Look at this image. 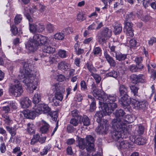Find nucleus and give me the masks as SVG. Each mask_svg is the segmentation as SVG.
I'll list each match as a JSON object with an SVG mask.
<instances>
[{
    "mask_svg": "<svg viewBox=\"0 0 156 156\" xmlns=\"http://www.w3.org/2000/svg\"><path fill=\"white\" fill-rule=\"evenodd\" d=\"M41 100V98L40 94L37 93H36L33 97V102L34 104H37Z\"/></svg>",
    "mask_w": 156,
    "mask_h": 156,
    "instance_id": "c85d7f7f",
    "label": "nucleus"
},
{
    "mask_svg": "<svg viewBox=\"0 0 156 156\" xmlns=\"http://www.w3.org/2000/svg\"><path fill=\"white\" fill-rule=\"evenodd\" d=\"M75 99L77 101H81L83 99V97L82 95L80 94H77L76 96Z\"/></svg>",
    "mask_w": 156,
    "mask_h": 156,
    "instance_id": "4d7b16f0",
    "label": "nucleus"
},
{
    "mask_svg": "<svg viewBox=\"0 0 156 156\" xmlns=\"http://www.w3.org/2000/svg\"><path fill=\"white\" fill-rule=\"evenodd\" d=\"M55 100L59 103V101H61L63 98V95L62 93L60 92H56L55 94Z\"/></svg>",
    "mask_w": 156,
    "mask_h": 156,
    "instance_id": "bb28decb",
    "label": "nucleus"
},
{
    "mask_svg": "<svg viewBox=\"0 0 156 156\" xmlns=\"http://www.w3.org/2000/svg\"><path fill=\"white\" fill-rule=\"evenodd\" d=\"M0 150L2 153H4L6 150V147L4 143H2L0 146Z\"/></svg>",
    "mask_w": 156,
    "mask_h": 156,
    "instance_id": "603ef678",
    "label": "nucleus"
},
{
    "mask_svg": "<svg viewBox=\"0 0 156 156\" xmlns=\"http://www.w3.org/2000/svg\"><path fill=\"white\" fill-rule=\"evenodd\" d=\"M77 140L78 145L80 148L83 149L86 147H87V143L83 138L77 136Z\"/></svg>",
    "mask_w": 156,
    "mask_h": 156,
    "instance_id": "412c9836",
    "label": "nucleus"
},
{
    "mask_svg": "<svg viewBox=\"0 0 156 156\" xmlns=\"http://www.w3.org/2000/svg\"><path fill=\"white\" fill-rule=\"evenodd\" d=\"M27 130L28 133L30 134H33L35 133V129L34 125L30 123L27 124Z\"/></svg>",
    "mask_w": 156,
    "mask_h": 156,
    "instance_id": "b1692460",
    "label": "nucleus"
},
{
    "mask_svg": "<svg viewBox=\"0 0 156 156\" xmlns=\"http://www.w3.org/2000/svg\"><path fill=\"white\" fill-rule=\"evenodd\" d=\"M144 128L143 126L141 125H139L138 126V129L137 130L138 133L140 134H142L143 133Z\"/></svg>",
    "mask_w": 156,
    "mask_h": 156,
    "instance_id": "5fc2aeb1",
    "label": "nucleus"
},
{
    "mask_svg": "<svg viewBox=\"0 0 156 156\" xmlns=\"http://www.w3.org/2000/svg\"><path fill=\"white\" fill-rule=\"evenodd\" d=\"M20 147H17L13 149L12 153L14 154H16L18 152L20 151Z\"/></svg>",
    "mask_w": 156,
    "mask_h": 156,
    "instance_id": "0e129e2a",
    "label": "nucleus"
},
{
    "mask_svg": "<svg viewBox=\"0 0 156 156\" xmlns=\"http://www.w3.org/2000/svg\"><path fill=\"white\" fill-rule=\"evenodd\" d=\"M95 24L96 25V30H98L103 26V22L99 20L95 21Z\"/></svg>",
    "mask_w": 156,
    "mask_h": 156,
    "instance_id": "09e8293b",
    "label": "nucleus"
},
{
    "mask_svg": "<svg viewBox=\"0 0 156 156\" xmlns=\"http://www.w3.org/2000/svg\"><path fill=\"white\" fill-rule=\"evenodd\" d=\"M91 75L95 80L97 83H100L101 80V78L98 74L93 73L91 74Z\"/></svg>",
    "mask_w": 156,
    "mask_h": 156,
    "instance_id": "58836bf2",
    "label": "nucleus"
},
{
    "mask_svg": "<svg viewBox=\"0 0 156 156\" xmlns=\"http://www.w3.org/2000/svg\"><path fill=\"white\" fill-rule=\"evenodd\" d=\"M71 65L66 62L63 61L59 62L58 65V69L62 71H69Z\"/></svg>",
    "mask_w": 156,
    "mask_h": 156,
    "instance_id": "2eb2a0df",
    "label": "nucleus"
},
{
    "mask_svg": "<svg viewBox=\"0 0 156 156\" xmlns=\"http://www.w3.org/2000/svg\"><path fill=\"white\" fill-rule=\"evenodd\" d=\"M115 115L116 118L114 119H113L120 120L121 121H127L128 122V124L129 123L131 122L132 120H131L130 119V116L129 115H126L125 117H124V115L125 114V112L124 111L121 109L116 110L115 113Z\"/></svg>",
    "mask_w": 156,
    "mask_h": 156,
    "instance_id": "1a4fd4ad",
    "label": "nucleus"
},
{
    "mask_svg": "<svg viewBox=\"0 0 156 156\" xmlns=\"http://www.w3.org/2000/svg\"><path fill=\"white\" fill-rule=\"evenodd\" d=\"M124 24L123 30L124 31H126V35L133 37L134 35L132 28L133 24L131 23L127 22L126 20L125 21Z\"/></svg>",
    "mask_w": 156,
    "mask_h": 156,
    "instance_id": "ddd939ff",
    "label": "nucleus"
},
{
    "mask_svg": "<svg viewBox=\"0 0 156 156\" xmlns=\"http://www.w3.org/2000/svg\"><path fill=\"white\" fill-rule=\"evenodd\" d=\"M93 37H92L87 38L83 41V43L84 44H88L92 41Z\"/></svg>",
    "mask_w": 156,
    "mask_h": 156,
    "instance_id": "680f3d73",
    "label": "nucleus"
},
{
    "mask_svg": "<svg viewBox=\"0 0 156 156\" xmlns=\"http://www.w3.org/2000/svg\"><path fill=\"white\" fill-rule=\"evenodd\" d=\"M52 89L54 91L57 92H60L62 90V88L58 83H56L54 84L52 86Z\"/></svg>",
    "mask_w": 156,
    "mask_h": 156,
    "instance_id": "f704fd0d",
    "label": "nucleus"
},
{
    "mask_svg": "<svg viewBox=\"0 0 156 156\" xmlns=\"http://www.w3.org/2000/svg\"><path fill=\"white\" fill-rule=\"evenodd\" d=\"M68 52L66 51L62 50L59 49L58 52V55L59 56L62 58H65L67 57L68 56Z\"/></svg>",
    "mask_w": 156,
    "mask_h": 156,
    "instance_id": "a878e982",
    "label": "nucleus"
},
{
    "mask_svg": "<svg viewBox=\"0 0 156 156\" xmlns=\"http://www.w3.org/2000/svg\"><path fill=\"white\" fill-rule=\"evenodd\" d=\"M79 112L76 110H74L71 112L72 115L73 117H76L78 119V117L80 116L78 115Z\"/></svg>",
    "mask_w": 156,
    "mask_h": 156,
    "instance_id": "13d9d810",
    "label": "nucleus"
},
{
    "mask_svg": "<svg viewBox=\"0 0 156 156\" xmlns=\"http://www.w3.org/2000/svg\"><path fill=\"white\" fill-rule=\"evenodd\" d=\"M130 70L133 72H135L137 71L138 68L136 65H132L130 66L129 67Z\"/></svg>",
    "mask_w": 156,
    "mask_h": 156,
    "instance_id": "864d4df0",
    "label": "nucleus"
},
{
    "mask_svg": "<svg viewBox=\"0 0 156 156\" xmlns=\"http://www.w3.org/2000/svg\"><path fill=\"white\" fill-rule=\"evenodd\" d=\"M48 38L41 35L36 34L33 37L29 39L25 43L26 51L28 53L34 52L37 49L38 46L44 45L47 42Z\"/></svg>",
    "mask_w": 156,
    "mask_h": 156,
    "instance_id": "423d86ee",
    "label": "nucleus"
},
{
    "mask_svg": "<svg viewBox=\"0 0 156 156\" xmlns=\"http://www.w3.org/2000/svg\"><path fill=\"white\" fill-rule=\"evenodd\" d=\"M127 55L122 54L121 53H116L115 58L116 60L119 61L124 60L126 58Z\"/></svg>",
    "mask_w": 156,
    "mask_h": 156,
    "instance_id": "cd10ccee",
    "label": "nucleus"
},
{
    "mask_svg": "<svg viewBox=\"0 0 156 156\" xmlns=\"http://www.w3.org/2000/svg\"><path fill=\"white\" fill-rule=\"evenodd\" d=\"M76 20L80 22H82L86 18L83 12H79L76 16Z\"/></svg>",
    "mask_w": 156,
    "mask_h": 156,
    "instance_id": "c756f323",
    "label": "nucleus"
},
{
    "mask_svg": "<svg viewBox=\"0 0 156 156\" xmlns=\"http://www.w3.org/2000/svg\"><path fill=\"white\" fill-rule=\"evenodd\" d=\"M121 98L119 102L125 109L133 107L136 110L144 109L147 106V103L145 101H140L137 99L128 98V87L124 85H121L119 89Z\"/></svg>",
    "mask_w": 156,
    "mask_h": 156,
    "instance_id": "f03ea898",
    "label": "nucleus"
},
{
    "mask_svg": "<svg viewBox=\"0 0 156 156\" xmlns=\"http://www.w3.org/2000/svg\"><path fill=\"white\" fill-rule=\"evenodd\" d=\"M84 67L86 69H87L91 74L97 71L96 69L91 62H87L85 64Z\"/></svg>",
    "mask_w": 156,
    "mask_h": 156,
    "instance_id": "4be33fe9",
    "label": "nucleus"
},
{
    "mask_svg": "<svg viewBox=\"0 0 156 156\" xmlns=\"http://www.w3.org/2000/svg\"><path fill=\"white\" fill-rule=\"evenodd\" d=\"M39 8L40 11L41 12H44L45 10V6L42 5H39Z\"/></svg>",
    "mask_w": 156,
    "mask_h": 156,
    "instance_id": "774afa93",
    "label": "nucleus"
},
{
    "mask_svg": "<svg viewBox=\"0 0 156 156\" xmlns=\"http://www.w3.org/2000/svg\"><path fill=\"white\" fill-rule=\"evenodd\" d=\"M46 29L49 32L51 33L54 30L55 27L53 25L49 24L47 25Z\"/></svg>",
    "mask_w": 156,
    "mask_h": 156,
    "instance_id": "c03bdc74",
    "label": "nucleus"
},
{
    "mask_svg": "<svg viewBox=\"0 0 156 156\" xmlns=\"http://www.w3.org/2000/svg\"><path fill=\"white\" fill-rule=\"evenodd\" d=\"M92 89L93 90L92 93L93 96L97 99L99 100V101H102L104 95H105L104 92L101 90H98L96 88L95 85L93 83L92 85Z\"/></svg>",
    "mask_w": 156,
    "mask_h": 156,
    "instance_id": "9d476101",
    "label": "nucleus"
},
{
    "mask_svg": "<svg viewBox=\"0 0 156 156\" xmlns=\"http://www.w3.org/2000/svg\"><path fill=\"white\" fill-rule=\"evenodd\" d=\"M57 80L59 82H62L65 80V77L63 75H60L57 76Z\"/></svg>",
    "mask_w": 156,
    "mask_h": 156,
    "instance_id": "6e6d98bb",
    "label": "nucleus"
},
{
    "mask_svg": "<svg viewBox=\"0 0 156 156\" xmlns=\"http://www.w3.org/2000/svg\"><path fill=\"white\" fill-rule=\"evenodd\" d=\"M12 34L14 35H16L18 33V28L15 26L13 25L10 26Z\"/></svg>",
    "mask_w": 156,
    "mask_h": 156,
    "instance_id": "a19ab883",
    "label": "nucleus"
},
{
    "mask_svg": "<svg viewBox=\"0 0 156 156\" xmlns=\"http://www.w3.org/2000/svg\"><path fill=\"white\" fill-rule=\"evenodd\" d=\"M104 56L106 61L112 66L114 67L115 66L116 63L113 58L109 55L106 51H104Z\"/></svg>",
    "mask_w": 156,
    "mask_h": 156,
    "instance_id": "f3484780",
    "label": "nucleus"
},
{
    "mask_svg": "<svg viewBox=\"0 0 156 156\" xmlns=\"http://www.w3.org/2000/svg\"><path fill=\"white\" fill-rule=\"evenodd\" d=\"M134 18V15L131 13L127 14L126 16V18L127 20H132Z\"/></svg>",
    "mask_w": 156,
    "mask_h": 156,
    "instance_id": "49530a36",
    "label": "nucleus"
},
{
    "mask_svg": "<svg viewBox=\"0 0 156 156\" xmlns=\"http://www.w3.org/2000/svg\"><path fill=\"white\" fill-rule=\"evenodd\" d=\"M66 151L67 154L69 155H72L73 153L72 148L70 146H68L67 147Z\"/></svg>",
    "mask_w": 156,
    "mask_h": 156,
    "instance_id": "69168bd1",
    "label": "nucleus"
},
{
    "mask_svg": "<svg viewBox=\"0 0 156 156\" xmlns=\"http://www.w3.org/2000/svg\"><path fill=\"white\" fill-rule=\"evenodd\" d=\"M118 148H127L129 147V144L127 141H124L122 138L116 143Z\"/></svg>",
    "mask_w": 156,
    "mask_h": 156,
    "instance_id": "aec40b11",
    "label": "nucleus"
},
{
    "mask_svg": "<svg viewBox=\"0 0 156 156\" xmlns=\"http://www.w3.org/2000/svg\"><path fill=\"white\" fill-rule=\"evenodd\" d=\"M88 29L90 30H96V25L95 23H93L88 27Z\"/></svg>",
    "mask_w": 156,
    "mask_h": 156,
    "instance_id": "bf43d9fd",
    "label": "nucleus"
},
{
    "mask_svg": "<svg viewBox=\"0 0 156 156\" xmlns=\"http://www.w3.org/2000/svg\"><path fill=\"white\" fill-rule=\"evenodd\" d=\"M37 10V9L36 8V6L34 5H33L32 6V8H31V9L30 10H29L28 11L27 10L26 11V9H25V11L24 12V14L26 16L27 19L30 22H32L33 20L30 15L29 12H30L32 14H33L36 12Z\"/></svg>",
    "mask_w": 156,
    "mask_h": 156,
    "instance_id": "6ab92c4d",
    "label": "nucleus"
},
{
    "mask_svg": "<svg viewBox=\"0 0 156 156\" xmlns=\"http://www.w3.org/2000/svg\"><path fill=\"white\" fill-rule=\"evenodd\" d=\"M69 71V77L73 76L74 75L75 71V69H70V68Z\"/></svg>",
    "mask_w": 156,
    "mask_h": 156,
    "instance_id": "e2e57ef3",
    "label": "nucleus"
},
{
    "mask_svg": "<svg viewBox=\"0 0 156 156\" xmlns=\"http://www.w3.org/2000/svg\"><path fill=\"white\" fill-rule=\"evenodd\" d=\"M40 124L41 127L40 128V131L42 133H47L50 127V125L48 123L44 120H42Z\"/></svg>",
    "mask_w": 156,
    "mask_h": 156,
    "instance_id": "a211bd4d",
    "label": "nucleus"
},
{
    "mask_svg": "<svg viewBox=\"0 0 156 156\" xmlns=\"http://www.w3.org/2000/svg\"><path fill=\"white\" fill-rule=\"evenodd\" d=\"M86 141L88 144L86 150L88 152L95 151L94 145V140L93 137L90 135H87L86 137Z\"/></svg>",
    "mask_w": 156,
    "mask_h": 156,
    "instance_id": "9b49d317",
    "label": "nucleus"
},
{
    "mask_svg": "<svg viewBox=\"0 0 156 156\" xmlns=\"http://www.w3.org/2000/svg\"><path fill=\"white\" fill-rule=\"evenodd\" d=\"M111 31L107 27L103 28L101 33V36L99 39L100 42H104L109 38L111 35Z\"/></svg>",
    "mask_w": 156,
    "mask_h": 156,
    "instance_id": "f8f14e48",
    "label": "nucleus"
},
{
    "mask_svg": "<svg viewBox=\"0 0 156 156\" xmlns=\"http://www.w3.org/2000/svg\"><path fill=\"white\" fill-rule=\"evenodd\" d=\"M55 51V48H52L50 46H45L43 49L44 51L46 52L48 54L52 53H54Z\"/></svg>",
    "mask_w": 156,
    "mask_h": 156,
    "instance_id": "7c9ffc66",
    "label": "nucleus"
},
{
    "mask_svg": "<svg viewBox=\"0 0 156 156\" xmlns=\"http://www.w3.org/2000/svg\"><path fill=\"white\" fill-rule=\"evenodd\" d=\"M130 90L134 94V95L135 96L137 95L138 93V91L139 89V88L136 86L131 85L130 86Z\"/></svg>",
    "mask_w": 156,
    "mask_h": 156,
    "instance_id": "4c0bfd02",
    "label": "nucleus"
},
{
    "mask_svg": "<svg viewBox=\"0 0 156 156\" xmlns=\"http://www.w3.org/2000/svg\"><path fill=\"white\" fill-rule=\"evenodd\" d=\"M122 27L120 24H116L114 27V32L115 34H119L122 31Z\"/></svg>",
    "mask_w": 156,
    "mask_h": 156,
    "instance_id": "393cba45",
    "label": "nucleus"
},
{
    "mask_svg": "<svg viewBox=\"0 0 156 156\" xmlns=\"http://www.w3.org/2000/svg\"><path fill=\"white\" fill-rule=\"evenodd\" d=\"M70 123L75 126H77L78 123L77 120L75 119H72L70 121Z\"/></svg>",
    "mask_w": 156,
    "mask_h": 156,
    "instance_id": "052dcab7",
    "label": "nucleus"
},
{
    "mask_svg": "<svg viewBox=\"0 0 156 156\" xmlns=\"http://www.w3.org/2000/svg\"><path fill=\"white\" fill-rule=\"evenodd\" d=\"M48 99L50 102H53L55 105H58V103L55 100V97H53V95L52 94L48 95Z\"/></svg>",
    "mask_w": 156,
    "mask_h": 156,
    "instance_id": "ea45409f",
    "label": "nucleus"
},
{
    "mask_svg": "<svg viewBox=\"0 0 156 156\" xmlns=\"http://www.w3.org/2000/svg\"><path fill=\"white\" fill-rule=\"evenodd\" d=\"M65 37L64 34L62 32H58L55 34L54 35V38L55 39L62 40Z\"/></svg>",
    "mask_w": 156,
    "mask_h": 156,
    "instance_id": "473e14b6",
    "label": "nucleus"
},
{
    "mask_svg": "<svg viewBox=\"0 0 156 156\" xmlns=\"http://www.w3.org/2000/svg\"><path fill=\"white\" fill-rule=\"evenodd\" d=\"M14 84L10 86L9 88V92L16 97H19L22 94L23 90L21 84L17 80H15Z\"/></svg>",
    "mask_w": 156,
    "mask_h": 156,
    "instance_id": "6e6552de",
    "label": "nucleus"
},
{
    "mask_svg": "<svg viewBox=\"0 0 156 156\" xmlns=\"http://www.w3.org/2000/svg\"><path fill=\"white\" fill-rule=\"evenodd\" d=\"M154 43H156V37H152L148 41V44L149 46H152Z\"/></svg>",
    "mask_w": 156,
    "mask_h": 156,
    "instance_id": "8fccbe9b",
    "label": "nucleus"
},
{
    "mask_svg": "<svg viewBox=\"0 0 156 156\" xmlns=\"http://www.w3.org/2000/svg\"><path fill=\"white\" fill-rule=\"evenodd\" d=\"M78 120H79L80 121L81 120V121L83 122V125L84 126H88L90 124V120L87 116L84 115L83 117L82 116H79L78 117Z\"/></svg>",
    "mask_w": 156,
    "mask_h": 156,
    "instance_id": "5701e85b",
    "label": "nucleus"
},
{
    "mask_svg": "<svg viewBox=\"0 0 156 156\" xmlns=\"http://www.w3.org/2000/svg\"><path fill=\"white\" fill-rule=\"evenodd\" d=\"M37 23L36 24H30L29 23V30L31 32L35 33L37 31Z\"/></svg>",
    "mask_w": 156,
    "mask_h": 156,
    "instance_id": "72a5a7b5",
    "label": "nucleus"
},
{
    "mask_svg": "<svg viewBox=\"0 0 156 156\" xmlns=\"http://www.w3.org/2000/svg\"><path fill=\"white\" fill-rule=\"evenodd\" d=\"M99 108L101 110L97 112L95 115V117L97 119V121L98 122H101V125L98 128L97 127L96 131L98 133H106L107 131L108 130L109 127V124L107 120L103 119L102 122V118L104 115H109L111 113H107L108 109L107 105L104 106L100 105Z\"/></svg>",
    "mask_w": 156,
    "mask_h": 156,
    "instance_id": "39448f33",
    "label": "nucleus"
},
{
    "mask_svg": "<svg viewBox=\"0 0 156 156\" xmlns=\"http://www.w3.org/2000/svg\"><path fill=\"white\" fill-rule=\"evenodd\" d=\"M96 102L95 101H93L91 103L90 105V112L94 111L96 109Z\"/></svg>",
    "mask_w": 156,
    "mask_h": 156,
    "instance_id": "3c124183",
    "label": "nucleus"
},
{
    "mask_svg": "<svg viewBox=\"0 0 156 156\" xmlns=\"http://www.w3.org/2000/svg\"><path fill=\"white\" fill-rule=\"evenodd\" d=\"M107 75L109 76L113 77L114 78H116L118 76L117 72L114 70H112L111 72L107 74Z\"/></svg>",
    "mask_w": 156,
    "mask_h": 156,
    "instance_id": "a18cd8bd",
    "label": "nucleus"
},
{
    "mask_svg": "<svg viewBox=\"0 0 156 156\" xmlns=\"http://www.w3.org/2000/svg\"><path fill=\"white\" fill-rule=\"evenodd\" d=\"M80 86L81 91H85L87 90V86L84 80H82L80 82Z\"/></svg>",
    "mask_w": 156,
    "mask_h": 156,
    "instance_id": "c9c22d12",
    "label": "nucleus"
},
{
    "mask_svg": "<svg viewBox=\"0 0 156 156\" xmlns=\"http://www.w3.org/2000/svg\"><path fill=\"white\" fill-rule=\"evenodd\" d=\"M20 104L23 108H29L31 105V101L28 97H25L21 99Z\"/></svg>",
    "mask_w": 156,
    "mask_h": 156,
    "instance_id": "dca6fc26",
    "label": "nucleus"
},
{
    "mask_svg": "<svg viewBox=\"0 0 156 156\" xmlns=\"http://www.w3.org/2000/svg\"><path fill=\"white\" fill-rule=\"evenodd\" d=\"M20 62L23 65V69L20 70L19 75V78L27 86L30 91H32V93L38 85L39 80L38 78L34 77L31 73L30 63L24 61H22Z\"/></svg>",
    "mask_w": 156,
    "mask_h": 156,
    "instance_id": "f257e3e1",
    "label": "nucleus"
},
{
    "mask_svg": "<svg viewBox=\"0 0 156 156\" xmlns=\"http://www.w3.org/2000/svg\"><path fill=\"white\" fill-rule=\"evenodd\" d=\"M51 145L50 144H48L44 148L42 152L41 153V155H44L46 154L50 150L51 148Z\"/></svg>",
    "mask_w": 156,
    "mask_h": 156,
    "instance_id": "e433bc0d",
    "label": "nucleus"
},
{
    "mask_svg": "<svg viewBox=\"0 0 156 156\" xmlns=\"http://www.w3.org/2000/svg\"><path fill=\"white\" fill-rule=\"evenodd\" d=\"M137 43L136 40L133 39H131L129 41V44L131 48L135 47Z\"/></svg>",
    "mask_w": 156,
    "mask_h": 156,
    "instance_id": "de8ad7c7",
    "label": "nucleus"
},
{
    "mask_svg": "<svg viewBox=\"0 0 156 156\" xmlns=\"http://www.w3.org/2000/svg\"><path fill=\"white\" fill-rule=\"evenodd\" d=\"M130 79L132 83L134 84H137L139 82L144 83L145 82L144 77L142 74L137 75L135 74H132L130 76Z\"/></svg>",
    "mask_w": 156,
    "mask_h": 156,
    "instance_id": "4468645a",
    "label": "nucleus"
},
{
    "mask_svg": "<svg viewBox=\"0 0 156 156\" xmlns=\"http://www.w3.org/2000/svg\"><path fill=\"white\" fill-rule=\"evenodd\" d=\"M51 108L46 104H39L35 105L33 111L27 110L23 111L22 112L24 116L26 118L33 119L36 115L41 114H49L52 120L55 121L57 120L56 112H51Z\"/></svg>",
    "mask_w": 156,
    "mask_h": 156,
    "instance_id": "7ed1b4c3",
    "label": "nucleus"
},
{
    "mask_svg": "<svg viewBox=\"0 0 156 156\" xmlns=\"http://www.w3.org/2000/svg\"><path fill=\"white\" fill-rule=\"evenodd\" d=\"M111 123L114 129L112 133V137L115 141L119 140L122 138V133L126 134L129 132L127 121L123 122L120 120L113 119Z\"/></svg>",
    "mask_w": 156,
    "mask_h": 156,
    "instance_id": "20e7f679",
    "label": "nucleus"
},
{
    "mask_svg": "<svg viewBox=\"0 0 156 156\" xmlns=\"http://www.w3.org/2000/svg\"><path fill=\"white\" fill-rule=\"evenodd\" d=\"M37 31L39 32L43 31L45 29L43 24L41 23H37Z\"/></svg>",
    "mask_w": 156,
    "mask_h": 156,
    "instance_id": "37998d69",
    "label": "nucleus"
},
{
    "mask_svg": "<svg viewBox=\"0 0 156 156\" xmlns=\"http://www.w3.org/2000/svg\"><path fill=\"white\" fill-rule=\"evenodd\" d=\"M116 96L114 95H108L105 94L104 95L102 101H99V105H107L108 110L107 113H112L114 110L117 107V104L115 102L116 100Z\"/></svg>",
    "mask_w": 156,
    "mask_h": 156,
    "instance_id": "0eeeda50",
    "label": "nucleus"
},
{
    "mask_svg": "<svg viewBox=\"0 0 156 156\" xmlns=\"http://www.w3.org/2000/svg\"><path fill=\"white\" fill-rule=\"evenodd\" d=\"M80 58H76L74 60V64L76 66H79L80 62Z\"/></svg>",
    "mask_w": 156,
    "mask_h": 156,
    "instance_id": "338daca9",
    "label": "nucleus"
},
{
    "mask_svg": "<svg viewBox=\"0 0 156 156\" xmlns=\"http://www.w3.org/2000/svg\"><path fill=\"white\" fill-rule=\"evenodd\" d=\"M22 20V16L20 15H17L14 19V22L15 24H17L20 23Z\"/></svg>",
    "mask_w": 156,
    "mask_h": 156,
    "instance_id": "79ce46f5",
    "label": "nucleus"
},
{
    "mask_svg": "<svg viewBox=\"0 0 156 156\" xmlns=\"http://www.w3.org/2000/svg\"><path fill=\"white\" fill-rule=\"evenodd\" d=\"M101 48L98 47L94 48L93 51V53L94 55L101 56L102 54Z\"/></svg>",
    "mask_w": 156,
    "mask_h": 156,
    "instance_id": "2f4dec72",
    "label": "nucleus"
}]
</instances>
